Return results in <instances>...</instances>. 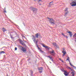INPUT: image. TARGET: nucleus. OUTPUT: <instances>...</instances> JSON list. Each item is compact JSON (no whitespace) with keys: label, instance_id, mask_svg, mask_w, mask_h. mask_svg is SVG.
<instances>
[{"label":"nucleus","instance_id":"1","mask_svg":"<svg viewBox=\"0 0 76 76\" xmlns=\"http://www.w3.org/2000/svg\"><path fill=\"white\" fill-rule=\"evenodd\" d=\"M32 40H33L34 43L35 44V45L37 48H38V49L39 51H40V52H41V53H43L44 52L42 51V50L41 49L38 47V40L35 41V40H36V39L35 38V37L34 36H33V38H32Z\"/></svg>","mask_w":76,"mask_h":76},{"label":"nucleus","instance_id":"2","mask_svg":"<svg viewBox=\"0 0 76 76\" xmlns=\"http://www.w3.org/2000/svg\"><path fill=\"white\" fill-rule=\"evenodd\" d=\"M18 47H19L20 49V50H21V51H23V52H26V50L23 47H22V46L20 45H18Z\"/></svg>","mask_w":76,"mask_h":76},{"label":"nucleus","instance_id":"3","mask_svg":"<svg viewBox=\"0 0 76 76\" xmlns=\"http://www.w3.org/2000/svg\"><path fill=\"white\" fill-rule=\"evenodd\" d=\"M61 70L62 72H64V74L65 75V76H68V75H69V73L67 72L66 71L64 70L63 69H61Z\"/></svg>","mask_w":76,"mask_h":76},{"label":"nucleus","instance_id":"4","mask_svg":"<svg viewBox=\"0 0 76 76\" xmlns=\"http://www.w3.org/2000/svg\"><path fill=\"white\" fill-rule=\"evenodd\" d=\"M31 10H32L33 13H36L37 12V9L35 8H33V7H32L31 8Z\"/></svg>","mask_w":76,"mask_h":76},{"label":"nucleus","instance_id":"5","mask_svg":"<svg viewBox=\"0 0 76 76\" xmlns=\"http://www.w3.org/2000/svg\"><path fill=\"white\" fill-rule=\"evenodd\" d=\"M50 54L52 56H54L55 55V52L54 50L50 51Z\"/></svg>","mask_w":76,"mask_h":76},{"label":"nucleus","instance_id":"6","mask_svg":"<svg viewBox=\"0 0 76 76\" xmlns=\"http://www.w3.org/2000/svg\"><path fill=\"white\" fill-rule=\"evenodd\" d=\"M72 4L71 5L72 6H76V1H73L72 2Z\"/></svg>","mask_w":76,"mask_h":76},{"label":"nucleus","instance_id":"7","mask_svg":"<svg viewBox=\"0 0 76 76\" xmlns=\"http://www.w3.org/2000/svg\"><path fill=\"white\" fill-rule=\"evenodd\" d=\"M53 45H54V47L55 48H58V47L57 45V44H56V42H54L53 43Z\"/></svg>","mask_w":76,"mask_h":76},{"label":"nucleus","instance_id":"8","mask_svg":"<svg viewBox=\"0 0 76 76\" xmlns=\"http://www.w3.org/2000/svg\"><path fill=\"white\" fill-rule=\"evenodd\" d=\"M62 53H63V57H64V56L66 55V51L65 50H63L62 51Z\"/></svg>","mask_w":76,"mask_h":76},{"label":"nucleus","instance_id":"9","mask_svg":"<svg viewBox=\"0 0 76 76\" xmlns=\"http://www.w3.org/2000/svg\"><path fill=\"white\" fill-rule=\"evenodd\" d=\"M42 45L43 47L45 48H47V49H49V48H50L48 47L47 46H45L43 44H42Z\"/></svg>","mask_w":76,"mask_h":76},{"label":"nucleus","instance_id":"10","mask_svg":"<svg viewBox=\"0 0 76 76\" xmlns=\"http://www.w3.org/2000/svg\"><path fill=\"white\" fill-rule=\"evenodd\" d=\"M20 43L21 44H22V45H26L25 44V43L22 41L21 40L20 41Z\"/></svg>","mask_w":76,"mask_h":76},{"label":"nucleus","instance_id":"11","mask_svg":"<svg viewBox=\"0 0 76 76\" xmlns=\"http://www.w3.org/2000/svg\"><path fill=\"white\" fill-rule=\"evenodd\" d=\"M48 18V19H49L50 20V22H55L54 21V20H53V19L50 18Z\"/></svg>","mask_w":76,"mask_h":76},{"label":"nucleus","instance_id":"12","mask_svg":"<svg viewBox=\"0 0 76 76\" xmlns=\"http://www.w3.org/2000/svg\"><path fill=\"white\" fill-rule=\"evenodd\" d=\"M38 70H41V71H42V70H43V68H42V67L38 68Z\"/></svg>","mask_w":76,"mask_h":76},{"label":"nucleus","instance_id":"13","mask_svg":"<svg viewBox=\"0 0 76 76\" xmlns=\"http://www.w3.org/2000/svg\"><path fill=\"white\" fill-rule=\"evenodd\" d=\"M35 37H35V38H38V34L37 33L35 34Z\"/></svg>","mask_w":76,"mask_h":76},{"label":"nucleus","instance_id":"14","mask_svg":"<svg viewBox=\"0 0 76 76\" xmlns=\"http://www.w3.org/2000/svg\"><path fill=\"white\" fill-rule=\"evenodd\" d=\"M71 32H71L70 31H68V33H69V35L71 37L72 36V33Z\"/></svg>","mask_w":76,"mask_h":76},{"label":"nucleus","instance_id":"15","mask_svg":"<svg viewBox=\"0 0 76 76\" xmlns=\"http://www.w3.org/2000/svg\"><path fill=\"white\" fill-rule=\"evenodd\" d=\"M2 30L4 32L5 31H7V30L6 29V28H3Z\"/></svg>","mask_w":76,"mask_h":76},{"label":"nucleus","instance_id":"16","mask_svg":"<svg viewBox=\"0 0 76 76\" xmlns=\"http://www.w3.org/2000/svg\"><path fill=\"white\" fill-rule=\"evenodd\" d=\"M4 53H5V52H4V51L0 52V55L1 54H4Z\"/></svg>","mask_w":76,"mask_h":76},{"label":"nucleus","instance_id":"17","mask_svg":"<svg viewBox=\"0 0 76 76\" xmlns=\"http://www.w3.org/2000/svg\"><path fill=\"white\" fill-rule=\"evenodd\" d=\"M71 74H72V76H75V73L73 72H71Z\"/></svg>","mask_w":76,"mask_h":76},{"label":"nucleus","instance_id":"18","mask_svg":"<svg viewBox=\"0 0 76 76\" xmlns=\"http://www.w3.org/2000/svg\"><path fill=\"white\" fill-rule=\"evenodd\" d=\"M76 34H75L73 36V37H75V42L76 43Z\"/></svg>","mask_w":76,"mask_h":76},{"label":"nucleus","instance_id":"19","mask_svg":"<svg viewBox=\"0 0 76 76\" xmlns=\"http://www.w3.org/2000/svg\"><path fill=\"white\" fill-rule=\"evenodd\" d=\"M54 22H50V23H51V24L53 23V25H54L55 23H54Z\"/></svg>","mask_w":76,"mask_h":76},{"label":"nucleus","instance_id":"20","mask_svg":"<svg viewBox=\"0 0 76 76\" xmlns=\"http://www.w3.org/2000/svg\"><path fill=\"white\" fill-rule=\"evenodd\" d=\"M51 3H53V1H51L49 3V6H51V5L53 4V3L52 4H50Z\"/></svg>","mask_w":76,"mask_h":76},{"label":"nucleus","instance_id":"21","mask_svg":"<svg viewBox=\"0 0 76 76\" xmlns=\"http://www.w3.org/2000/svg\"><path fill=\"white\" fill-rule=\"evenodd\" d=\"M68 13H69V12L68 11H67L65 13L64 16H66V15H67V14Z\"/></svg>","mask_w":76,"mask_h":76},{"label":"nucleus","instance_id":"22","mask_svg":"<svg viewBox=\"0 0 76 76\" xmlns=\"http://www.w3.org/2000/svg\"><path fill=\"white\" fill-rule=\"evenodd\" d=\"M67 68L68 69H71V68L69 66H67Z\"/></svg>","mask_w":76,"mask_h":76},{"label":"nucleus","instance_id":"23","mask_svg":"<svg viewBox=\"0 0 76 76\" xmlns=\"http://www.w3.org/2000/svg\"><path fill=\"white\" fill-rule=\"evenodd\" d=\"M69 64L70 65V66H72V67H73V66H74L73 65H72V64H71L70 62L69 63Z\"/></svg>","mask_w":76,"mask_h":76},{"label":"nucleus","instance_id":"24","mask_svg":"<svg viewBox=\"0 0 76 76\" xmlns=\"http://www.w3.org/2000/svg\"><path fill=\"white\" fill-rule=\"evenodd\" d=\"M67 61H69V57H68L67 59H66Z\"/></svg>","mask_w":76,"mask_h":76},{"label":"nucleus","instance_id":"25","mask_svg":"<svg viewBox=\"0 0 76 76\" xmlns=\"http://www.w3.org/2000/svg\"><path fill=\"white\" fill-rule=\"evenodd\" d=\"M38 3H39L40 1H41V0H37Z\"/></svg>","mask_w":76,"mask_h":76},{"label":"nucleus","instance_id":"26","mask_svg":"<svg viewBox=\"0 0 76 76\" xmlns=\"http://www.w3.org/2000/svg\"><path fill=\"white\" fill-rule=\"evenodd\" d=\"M31 75H32L33 73V72L32 71H31Z\"/></svg>","mask_w":76,"mask_h":76},{"label":"nucleus","instance_id":"27","mask_svg":"<svg viewBox=\"0 0 76 76\" xmlns=\"http://www.w3.org/2000/svg\"><path fill=\"white\" fill-rule=\"evenodd\" d=\"M4 13H6V11L5 9V10L4 11Z\"/></svg>","mask_w":76,"mask_h":76},{"label":"nucleus","instance_id":"28","mask_svg":"<svg viewBox=\"0 0 76 76\" xmlns=\"http://www.w3.org/2000/svg\"><path fill=\"white\" fill-rule=\"evenodd\" d=\"M65 11L66 12V11H67V8H66L65 10Z\"/></svg>","mask_w":76,"mask_h":76},{"label":"nucleus","instance_id":"29","mask_svg":"<svg viewBox=\"0 0 76 76\" xmlns=\"http://www.w3.org/2000/svg\"><path fill=\"white\" fill-rule=\"evenodd\" d=\"M17 48L15 47V51H16V50H17Z\"/></svg>","mask_w":76,"mask_h":76},{"label":"nucleus","instance_id":"30","mask_svg":"<svg viewBox=\"0 0 76 76\" xmlns=\"http://www.w3.org/2000/svg\"><path fill=\"white\" fill-rule=\"evenodd\" d=\"M62 35H64V37H66V36H65V35H64V34L63 33H62Z\"/></svg>","mask_w":76,"mask_h":76},{"label":"nucleus","instance_id":"31","mask_svg":"<svg viewBox=\"0 0 76 76\" xmlns=\"http://www.w3.org/2000/svg\"><path fill=\"white\" fill-rule=\"evenodd\" d=\"M73 67H74V69H76V67H75V66H73Z\"/></svg>","mask_w":76,"mask_h":76},{"label":"nucleus","instance_id":"32","mask_svg":"<svg viewBox=\"0 0 76 76\" xmlns=\"http://www.w3.org/2000/svg\"><path fill=\"white\" fill-rule=\"evenodd\" d=\"M42 71H39V72L40 73H42Z\"/></svg>","mask_w":76,"mask_h":76},{"label":"nucleus","instance_id":"33","mask_svg":"<svg viewBox=\"0 0 76 76\" xmlns=\"http://www.w3.org/2000/svg\"><path fill=\"white\" fill-rule=\"evenodd\" d=\"M70 70H71V71H73V70L72 69V68H71Z\"/></svg>","mask_w":76,"mask_h":76},{"label":"nucleus","instance_id":"34","mask_svg":"<svg viewBox=\"0 0 76 76\" xmlns=\"http://www.w3.org/2000/svg\"><path fill=\"white\" fill-rule=\"evenodd\" d=\"M11 38H12V39H13V37H12V36H11Z\"/></svg>","mask_w":76,"mask_h":76},{"label":"nucleus","instance_id":"35","mask_svg":"<svg viewBox=\"0 0 76 76\" xmlns=\"http://www.w3.org/2000/svg\"><path fill=\"white\" fill-rule=\"evenodd\" d=\"M49 58L51 60H52V58L51 57H50Z\"/></svg>","mask_w":76,"mask_h":76},{"label":"nucleus","instance_id":"36","mask_svg":"<svg viewBox=\"0 0 76 76\" xmlns=\"http://www.w3.org/2000/svg\"><path fill=\"white\" fill-rule=\"evenodd\" d=\"M47 57H49V58H50V56H47Z\"/></svg>","mask_w":76,"mask_h":76},{"label":"nucleus","instance_id":"37","mask_svg":"<svg viewBox=\"0 0 76 76\" xmlns=\"http://www.w3.org/2000/svg\"><path fill=\"white\" fill-rule=\"evenodd\" d=\"M63 51H64V50H65V49H64V48H63Z\"/></svg>","mask_w":76,"mask_h":76},{"label":"nucleus","instance_id":"38","mask_svg":"<svg viewBox=\"0 0 76 76\" xmlns=\"http://www.w3.org/2000/svg\"><path fill=\"white\" fill-rule=\"evenodd\" d=\"M61 61H62V63H64V61H63V60H61Z\"/></svg>","mask_w":76,"mask_h":76},{"label":"nucleus","instance_id":"39","mask_svg":"<svg viewBox=\"0 0 76 76\" xmlns=\"http://www.w3.org/2000/svg\"><path fill=\"white\" fill-rule=\"evenodd\" d=\"M52 60V61H53V59H52V60Z\"/></svg>","mask_w":76,"mask_h":76},{"label":"nucleus","instance_id":"40","mask_svg":"<svg viewBox=\"0 0 76 76\" xmlns=\"http://www.w3.org/2000/svg\"><path fill=\"white\" fill-rule=\"evenodd\" d=\"M68 61H69V63H70V60H68Z\"/></svg>","mask_w":76,"mask_h":76},{"label":"nucleus","instance_id":"41","mask_svg":"<svg viewBox=\"0 0 76 76\" xmlns=\"http://www.w3.org/2000/svg\"><path fill=\"white\" fill-rule=\"evenodd\" d=\"M59 60H60L61 61V59H60V58H59Z\"/></svg>","mask_w":76,"mask_h":76},{"label":"nucleus","instance_id":"42","mask_svg":"<svg viewBox=\"0 0 76 76\" xmlns=\"http://www.w3.org/2000/svg\"><path fill=\"white\" fill-rule=\"evenodd\" d=\"M22 37H24V38H25V37H24V36H22Z\"/></svg>","mask_w":76,"mask_h":76},{"label":"nucleus","instance_id":"43","mask_svg":"<svg viewBox=\"0 0 76 76\" xmlns=\"http://www.w3.org/2000/svg\"><path fill=\"white\" fill-rule=\"evenodd\" d=\"M66 38H68V37H67V36H66Z\"/></svg>","mask_w":76,"mask_h":76},{"label":"nucleus","instance_id":"44","mask_svg":"<svg viewBox=\"0 0 76 76\" xmlns=\"http://www.w3.org/2000/svg\"><path fill=\"white\" fill-rule=\"evenodd\" d=\"M41 4H39V5H41Z\"/></svg>","mask_w":76,"mask_h":76},{"label":"nucleus","instance_id":"45","mask_svg":"<svg viewBox=\"0 0 76 76\" xmlns=\"http://www.w3.org/2000/svg\"><path fill=\"white\" fill-rule=\"evenodd\" d=\"M31 76H33V75H32V74L31 75Z\"/></svg>","mask_w":76,"mask_h":76},{"label":"nucleus","instance_id":"46","mask_svg":"<svg viewBox=\"0 0 76 76\" xmlns=\"http://www.w3.org/2000/svg\"><path fill=\"white\" fill-rule=\"evenodd\" d=\"M24 42H26V41H24Z\"/></svg>","mask_w":76,"mask_h":76},{"label":"nucleus","instance_id":"47","mask_svg":"<svg viewBox=\"0 0 76 76\" xmlns=\"http://www.w3.org/2000/svg\"><path fill=\"white\" fill-rule=\"evenodd\" d=\"M7 76H8V75H7Z\"/></svg>","mask_w":76,"mask_h":76},{"label":"nucleus","instance_id":"48","mask_svg":"<svg viewBox=\"0 0 76 76\" xmlns=\"http://www.w3.org/2000/svg\"><path fill=\"white\" fill-rule=\"evenodd\" d=\"M50 63H51V62H50Z\"/></svg>","mask_w":76,"mask_h":76},{"label":"nucleus","instance_id":"49","mask_svg":"<svg viewBox=\"0 0 76 76\" xmlns=\"http://www.w3.org/2000/svg\"><path fill=\"white\" fill-rule=\"evenodd\" d=\"M24 26H25V24H24Z\"/></svg>","mask_w":76,"mask_h":76},{"label":"nucleus","instance_id":"50","mask_svg":"<svg viewBox=\"0 0 76 76\" xmlns=\"http://www.w3.org/2000/svg\"><path fill=\"white\" fill-rule=\"evenodd\" d=\"M34 0V1H35V0Z\"/></svg>","mask_w":76,"mask_h":76},{"label":"nucleus","instance_id":"51","mask_svg":"<svg viewBox=\"0 0 76 76\" xmlns=\"http://www.w3.org/2000/svg\"><path fill=\"white\" fill-rule=\"evenodd\" d=\"M37 40H38V39H37Z\"/></svg>","mask_w":76,"mask_h":76}]
</instances>
